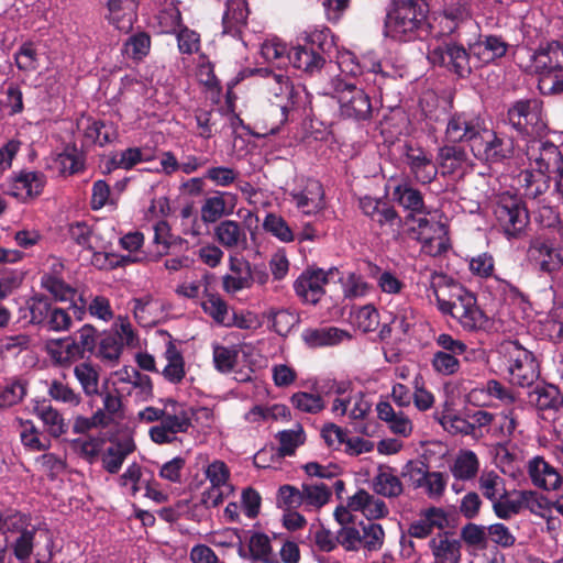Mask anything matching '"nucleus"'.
<instances>
[{
	"label": "nucleus",
	"instance_id": "f257e3e1",
	"mask_svg": "<svg viewBox=\"0 0 563 563\" xmlns=\"http://www.w3.org/2000/svg\"><path fill=\"white\" fill-rule=\"evenodd\" d=\"M426 0H393L385 20L386 35L399 42L424 40L431 32Z\"/></svg>",
	"mask_w": 563,
	"mask_h": 563
},
{
	"label": "nucleus",
	"instance_id": "f03ea898",
	"mask_svg": "<svg viewBox=\"0 0 563 563\" xmlns=\"http://www.w3.org/2000/svg\"><path fill=\"white\" fill-rule=\"evenodd\" d=\"M506 121L518 135L529 140L543 137L548 131L543 118V101L538 98L512 102L507 110Z\"/></svg>",
	"mask_w": 563,
	"mask_h": 563
},
{
	"label": "nucleus",
	"instance_id": "7ed1b4c3",
	"mask_svg": "<svg viewBox=\"0 0 563 563\" xmlns=\"http://www.w3.org/2000/svg\"><path fill=\"white\" fill-rule=\"evenodd\" d=\"M330 33L329 29L314 31L306 37L303 45L291 47L288 52V62L297 69L306 74L314 75L324 67L327 59L324 56L325 46L331 43L327 41Z\"/></svg>",
	"mask_w": 563,
	"mask_h": 563
},
{
	"label": "nucleus",
	"instance_id": "20e7f679",
	"mask_svg": "<svg viewBox=\"0 0 563 563\" xmlns=\"http://www.w3.org/2000/svg\"><path fill=\"white\" fill-rule=\"evenodd\" d=\"M504 356L508 361L510 383L520 387H530L539 377V364L532 352L518 341L501 344Z\"/></svg>",
	"mask_w": 563,
	"mask_h": 563
},
{
	"label": "nucleus",
	"instance_id": "39448f33",
	"mask_svg": "<svg viewBox=\"0 0 563 563\" xmlns=\"http://www.w3.org/2000/svg\"><path fill=\"white\" fill-rule=\"evenodd\" d=\"M494 213L499 227L508 238H519L530 221L526 201L509 192L499 196Z\"/></svg>",
	"mask_w": 563,
	"mask_h": 563
},
{
	"label": "nucleus",
	"instance_id": "423d86ee",
	"mask_svg": "<svg viewBox=\"0 0 563 563\" xmlns=\"http://www.w3.org/2000/svg\"><path fill=\"white\" fill-rule=\"evenodd\" d=\"M428 58L433 65L445 67L460 78H466L472 74L473 69H477L471 49H466L463 45L452 41L443 42L431 49Z\"/></svg>",
	"mask_w": 563,
	"mask_h": 563
},
{
	"label": "nucleus",
	"instance_id": "0eeeda50",
	"mask_svg": "<svg viewBox=\"0 0 563 563\" xmlns=\"http://www.w3.org/2000/svg\"><path fill=\"white\" fill-rule=\"evenodd\" d=\"M335 93L340 104V114L354 121H368L373 117L369 96L354 84L338 81Z\"/></svg>",
	"mask_w": 563,
	"mask_h": 563
},
{
	"label": "nucleus",
	"instance_id": "6e6552de",
	"mask_svg": "<svg viewBox=\"0 0 563 563\" xmlns=\"http://www.w3.org/2000/svg\"><path fill=\"white\" fill-rule=\"evenodd\" d=\"M29 309L31 314L30 322L32 324L54 332L68 331L70 329L71 316L67 310L54 307L45 295H34L30 299Z\"/></svg>",
	"mask_w": 563,
	"mask_h": 563
},
{
	"label": "nucleus",
	"instance_id": "1a4fd4ad",
	"mask_svg": "<svg viewBox=\"0 0 563 563\" xmlns=\"http://www.w3.org/2000/svg\"><path fill=\"white\" fill-rule=\"evenodd\" d=\"M485 136L473 145V154L476 158L488 164H500L515 155V141L495 131L486 129Z\"/></svg>",
	"mask_w": 563,
	"mask_h": 563
},
{
	"label": "nucleus",
	"instance_id": "9d476101",
	"mask_svg": "<svg viewBox=\"0 0 563 563\" xmlns=\"http://www.w3.org/2000/svg\"><path fill=\"white\" fill-rule=\"evenodd\" d=\"M487 128L479 118L472 117L465 112H456L449 119L445 135L452 143H468L473 151V145L485 136Z\"/></svg>",
	"mask_w": 563,
	"mask_h": 563
},
{
	"label": "nucleus",
	"instance_id": "9b49d317",
	"mask_svg": "<svg viewBox=\"0 0 563 563\" xmlns=\"http://www.w3.org/2000/svg\"><path fill=\"white\" fill-rule=\"evenodd\" d=\"M334 275H339V271L335 267L330 268L328 272L321 268L307 269L295 282V291L306 302L317 305L324 295L323 285L328 284Z\"/></svg>",
	"mask_w": 563,
	"mask_h": 563
},
{
	"label": "nucleus",
	"instance_id": "f8f14e48",
	"mask_svg": "<svg viewBox=\"0 0 563 563\" xmlns=\"http://www.w3.org/2000/svg\"><path fill=\"white\" fill-rule=\"evenodd\" d=\"M528 255L545 273L556 272L563 265V250L550 239L541 236L533 239L529 245Z\"/></svg>",
	"mask_w": 563,
	"mask_h": 563
},
{
	"label": "nucleus",
	"instance_id": "ddd939ff",
	"mask_svg": "<svg viewBox=\"0 0 563 563\" xmlns=\"http://www.w3.org/2000/svg\"><path fill=\"white\" fill-rule=\"evenodd\" d=\"M542 137L530 139L526 154L529 161L536 164L537 170L542 174L551 173L563 158V155L554 143L542 141Z\"/></svg>",
	"mask_w": 563,
	"mask_h": 563
},
{
	"label": "nucleus",
	"instance_id": "4468645a",
	"mask_svg": "<svg viewBox=\"0 0 563 563\" xmlns=\"http://www.w3.org/2000/svg\"><path fill=\"white\" fill-rule=\"evenodd\" d=\"M393 198L405 210L410 211L405 219V224L409 221H417L419 229L429 225V220L426 217L416 219V214L423 213L426 209L422 194L418 189L408 185H398L393 191Z\"/></svg>",
	"mask_w": 563,
	"mask_h": 563
},
{
	"label": "nucleus",
	"instance_id": "2eb2a0df",
	"mask_svg": "<svg viewBox=\"0 0 563 563\" xmlns=\"http://www.w3.org/2000/svg\"><path fill=\"white\" fill-rule=\"evenodd\" d=\"M238 554L251 563H279L273 552L268 536L263 532H252L247 544H243L240 540Z\"/></svg>",
	"mask_w": 563,
	"mask_h": 563
},
{
	"label": "nucleus",
	"instance_id": "dca6fc26",
	"mask_svg": "<svg viewBox=\"0 0 563 563\" xmlns=\"http://www.w3.org/2000/svg\"><path fill=\"white\" fill-rule=\"evenodd\" d=\"M455 290L461 292V306L457 307L455 319L466 331H476L483 329L487 318L476 303L473 294L466 291L460 285H453Z\"/></svg>",
	"mask_w": 563,
	"mask_h": 563
},
{
	"label": "nucleus",
	"instance_id": "f3484780",
	"mask_svg": "<svg viewBox=\"0 0 563 563\" xmlns=\"http://www.w3.org/2000/svg\"><path fill=\"white\" fill-rule=\"evenodd\" d=\"M509 44L499 35H479L478 40L470 44L477 68L504 57Z\"/></svg>",
	"mask_w": 563,
	"mask_h": 563
},
{
	"label": "nucleus",
	"instance_id": "a211bd4d",
	"mask_svg": "<svg viewBox=\"0 0 563 563\" xmlns=\"http://www.w3.org/2000/svg\"><path fill=\"white\" fill-rule=\"evenodd\" d=\"M52 343L64 347L68 358H84L87 352L92 353L96 347V329L91 324H85L75 338L57 339Z\"/></svg>",
	"mask_w": 563,
	"mask_h": 563
},
{
	"label": "nucleus",
	"instance_id": "6ab92c4d",
	"mask_svg": "<svg viewBox=\"0 0 563 563\" xmlns=\"http://www.w3.org/2000/svg\"><path fill=\"white\" fill-rule=\"evenodd\" d=\"M531 60L537 74L563 71V43L552 41L540 45L531 55Z\"/></svg>",
	"mask_w": 563,
	"mask_h": 563
},
{
	"label": "nucleus",
	"instance_id": "aec40b11",
	"mask_svg": "<svg viewBox=\"0 0 563 563\" xmlns=\"http://www.w3.org/2000/svg\"><path fill=\"white\" fill-rule=\"evenodd\" d=\"M527 471L532 484L545 490H556L563 482V477L542 456H534L528 462Z\"/></svg>",
	"mask_w": 563,
	"mask_h": 563
},
{
	"label": "nucleus",
	"instance_id": "412c9836",
	"mask_svg": "<svg viewBox=\"0 0 563 563\" xmlns=\"http://www.w3.org/2000/svg\"><path fill=\"white\" fill-rule=\"evenodd\" d=\"M249 13L246 0H227L222 16V33L242 40L243 29L247 25Z\"/></svg>",
	"mask_w": 563,
	"mask_h": 563
},
{
	"label": "nucleus",
	"instance_id": "4be33fe9",
	"mask_svg": "<svg viewBox=\"0 0 563 563\" xmlns=\"http://www.w3.org/2000/svg\"><path fill=\"white\" fill-rule=\"evenodd\" d=\"M405 148L406 163L410 172L415 175V178L421 184L431 183L438 174V167L432 162L431 157L420 147L406 144Z\"/></svg>",
	"mask_w": 563,
	"mask_h": 563
},
{
	"label": "nucleus",
	"instance_id": "5701e85b",
	"mask_svg": "<svg viewBox=\"0 0 563 563\" xmlns=\"http://www.w3.org/2000/svg\"><path fill=\"white\" fill-rule=\"evenodd\" d=\"M429 548L435 562L459 563L462 558L461 540L453 538V532L443 531L429 541Z\"/></svg>",
	"mask_w": 563,
	"mask_h": 563
},
{
	"label": "nucleus",
	"instance_id": "b1692460",
	"mask_svg": "<svg viewBox=\"0 0 563 563\" xmlns=\"http://www.w3.org/2000/svg\"><path fill=\"white\" fill-rule=\"evenodd\" d=\"M332 433L336 435L338 445L343 443L346 444V452L350 454L358 455L364 452H371L374 449L373 442L360 437L347 438L345 430L332 422L324 424L321 430V435L328 446L334 445Z\"/></svg>",
	"mask_w": 563,
	"mask_h": 563
},
{
	"label": "nucleus",
	"instance_id": "393cba45",
	"mask_svg": "<svg viewBox=\"0 0 563 563\" xmlns=\"http://www.w3.org/2000/svg\"><path fill=\"white\" fill-rule=\"evenodd\" d=\"M437 162L442 175L463 174L470 165L465 148L455 144L440 147Z\"/></svg>",
	"mask_w": 563,
	"mask_h": 563
},
{
	"label": "nucleus",
	"instance_id": "a878e982",
	"mask_svg": "<svg viewBox=\"0 0 563 563\" xmlns=\"http://www.w3.org/2000/svg\"><path fill=\"white\" fill-rule=\"evenodd\" d=\"M107 18L118 30L128 32L136 16V0H106Z\"/></svg>",
	"mask_w": 563,
	"mask_h": 563
},
{
	"label": "nucleus",
	"instance_id": "bb28decb",
	"mask_svg": "<svg viewBox=\"0 0 563 563\" xmlns=\"http://www.w3.org/2000/svg\"><path fill=\"white\" fill-rule=\"evenodd\" d=\"M290 196L306 214L316 213L324 207V191L318 180H309L302 190L292 191Z\"/></svg>",
	"mask_w": 563,
	"mask_h": 563
},
{
	"label": "nucleus",
	"instance_id": "cd10ccee",
	"mask_svg": "<svg viewBox=\"0 0 563 563\" xmlns=\"http://www.w3.org/2000/svg\"><path fill=\"white\" fill-rule=\"evenodd\" d=\"M301 338L308 347L318 349L336 345L344 338H349V334L335 327L309 328L302 332Z\"/></svg>",
	"mask_w": 563,
	"mask_h": 563
},
{
	"label": "nucleus",
	"instance_id": "c85d7f7f",
	"mask_svg": "<svg viewBox=\"0 0 563 563\" xmlns=\"http://www.w3.org/2000/svg\"><path fill=\"white\" fill-rule=\"evenodd\" d=\"M217 241L225 249L245 250L247 247V239L245 231L240 223L233 220H224L214 228Z\"/></svg>",
	"mask_w": 563,
	"mask_h": 563
},
{
	"label": "nucleus",
	"instance_id": "c756f323",
	"mask_svg": "<svg viewBox=\"0 0 563 563\" xmlns=\"http://www.w3.org/2000/svg\"><path fill=\"white\" fill-rule=\"evenodd\" d=\"M373 489L378 495L395 498L402 494L404 486L400 478L393 473L391 467L380 465L377 475L373 478Z\"/></svg>",
	"mask_w": 563,
	"mask_h": 563
},
{
	"label": "nucleus",
	"instance_id": "7c9ffc66",
	"mask_svg": "<svg viewBox=\"0 0 563 563\" xmlns=\"http://www.w3.org/2000/svg\"><path fill=\"white\" fill-rule=\"evenodd\" d=\"M135 450L132 439L118 441L114 445L109 446L102 455L103 468L110 474H117L125 457Z\"/></svg>",
	"mask_w": 563,
	"mask_h": 563
},
{
	"label": "nucleus",
	"instance_id": "2f4dec72",
	"mask_svg": "<svg viewBox=\"0 0 563 563\" xmlns=\"http://www.w3.org/2000/svg\"><path fill=\"white\" fill-rule=\"evenodd\" d=\"M530 400L534 402L539 410H559L563 405V397L559 388L554 385L547 384L537 386L530 393Z\"/></svg>",
	"mask_w": 563,
	"mask_h": 563
},
{
	"label": "nucleus",
	"instance_id": "473e14b6",
	"mask_svg": "<svg viewBox=\"0 0 563 563\" xmlns=\"http://www.w3.org/2000/svg\"><path fill=\"white\" fill-rule=\"evenodd\" d=\"M479 489L493 505L509 496L505 481L496 472H484L478 479Z\"/></svg>",
	"mask_w": 563,
	"mask_h": 563
},
{
	"label": "nucleus",
	"instance_id": "72a5a7b5",
	"mask_svg": "<svg viewBox=\"0 0 563 563\" xmlns=\"http://www.w3.org/2000/svg\"><path fill=\"white\" fill-rule=\"evenodd\" d=\"M85 136L99 146H104L118 139L117 128L112 122L93 120L85 131Z\"/></svg>",
	"mask_w": 563,
	"mask_h": 563
},
{
	"label": "nucleus",
	"instance_id": "f704fd0d",
	"mask_svg": "<svg viewBox=\"0 0 563 563\" xmlns=\"http://www.w3.org/2000/svg\"><path fill=\"white\" fill-rule=\"evenodd\" d=\"M165 357L168 361V364L163 371L164 377L170 383H180L185 376V362L180 351L173 342L167 344Z\"/></svg>",
	"mask_w": 563,
	"mask_h": 563
},
{
	"label": "nucleus",
	"instance_id": "c9c22d12",
	"mask_svg": "<svg viewBox=\"0 0 563 563\" xmlns=\"http://www.w3.org/2000/svg\"><path fill=\"white\" fill-rule=\"evenodd\" d=\"M225 194L218 191L216 196L205 200L201 207V220L205 223H214L223 216L232 213V208L227 209Z\"/></svg>",
	"mask_w": 563,
	"mask_h": 563
},
{
	"label": "nucleus",
	"instance_id": "e433bc0d",
	"mask_svg": "<svg viewBox=\"0 0 563 563\" xmlns=\"http://www.w3.org/2000/svg\"><path fill=\"white\" fill-rule=\"evenodd\" d=\"M34 411L48 428L51 435L57 438L66 433L67 424L64 422L62 415L51 405L37 404Z\"/></svg>",
	"mask_w": 563,
	"mask_h": 563
},
{
	"label": "nucleus",
	"instance_id": "4c0bfd02",
	"mask_svg": "<svg viewBox=\"0 0 563 563\" xmlns=\"http://www.w3.org/2000/svg\"><path fill=\"white\" fill-rule=\"evenodd\" d=\"M46 177L41 172H21L14 178V189H25L27 197H37L43 191Z\"/></svg>",
	"mask_w": 563,
	"mask_h": 563
},
{
	"label": "nucleus",
	"instance_id": "58836bf2",
	"mask_svg": "<svg viewBox=\"0 0 563 563\" xmlns=\"http://www.w3.org/2000/svg\"><path fill=\"white\" fill-rule=\"evenodd\" d=\"M151 36L145 32L131 35L124 43L122 53L133 60H142L150 53Z\"/></svg>",
	"mask_w": 563,
	"mask_h": 563
},
{
	"label": "nucleus",
	"instance_id": "ea45409f",
	"mask_svg": "<svg viewBox=\"0 0 563 563\" xmlns=\"http://www.w3.org/2000/svg\"><path fill=\"white\" fill-rule=\"evenodd\" d=\"M451 472L454 477L459 479H471L475 477L478 472V460L476 454L472 451L461 453L451 466Z\"/></svg>",
	"mask_w": 563,
	"mask_h": 563
},
{
	"label": "nucleus",
	"instance_id": "a19ab883",
	"mask_svg": "<svg viewBox=\"0 0 563 563\" xmlns=\"http://www.w3.org/2000/svg\"><path fill=\"white\" fill-rule=\"evenodd\" d=\"M201 307L203 311L214 320V322L225 327L232 325L233 322L229 317L228 305L219 296L209 295L208 299L201 303Z\"/></svg>",
	"mask_w": 563,
	"mask_h": 563
},
{
	"label": "nucleus",
	"instance_id": "79ce46f5",
	"mask_svg": "<svg viewBox=\"0 0 563 563\" xmlns=\"http://www.w3.org/2000/svg\"><path fill=\"white\" fill-rule=\"evenodd\" d=\"M461 541L467 547L485 550L487 549V527L467 522L460 532Z\"/></svg>",
	"mask_w": 563,
	"mask_h": 563
},
{
	"label": "nucleus",
	"instance_id": "37998d69",
	"mask_svg": "<svg viewBox=\"0 0 563 563\" xmlns=\"http://www.w3.org/2000/svg\"><path fill=\"white\" fill-rule=\"evenodd\" d=\"M291 405L299 411L318 413L325 408L324 400L319 394L297 391L290 397Z\"/></svg>",
	"mask_w": 563,
	"mask_h": 563
},
{
	"label": "nucleus",
	"instance_id": "c03bdc74",
	"mask_svg": "<svg viewBox=\"0 0 563 563\" xmlns=\"http://www.w3.org/2000/svg\"><path fill=\"white\" fill-rule=\"evenodd\" d=\"M74 374L79 380L87 396L98 395L99 374L90 363H81L74 368Z\"/></svg>",
	"mask_w": 563,
	"mask_h": 563
},
{
	"label": "nucleus",
	"instance_id": "a18cd8bd",
	"mask_svg": "<svg viewBox=\"0 0 563 563\" xmlns=\"http://www.w3.org/2000/svg\"><path fill=\"white\" fill-rule=\"evenodd\" d=\"M301 494L305 505L318 509L324 506L331 497V490L323 483L316 485L302 484Z\"/></svg>",
	"mask_w": 563,
	"mask_h": 563
},
{
	"label": "nucleus",
	"instance_id": "49530a36",
	"mask_svg": "<svg viewBox=\"0 0 563 563\" xmlns=\"http://www.w3.org/2000/svg\"><path fill=\"white\" fill-rule=\"evenodd\" d=\"M239 351L220 344L213 345V363L217 371L227 374L233 371L238 363Z\"/></svg>",
	"mask_w": 563,
	"mask_h": 563
},
{
	"label": "nucleus",
	"instance_id": "de8ad7c7",
	"mask_svg": "<svg viewBox=\"0 0 563 563\" xmlns=\"http://www.w3.org/2000/svg\"><path fill=\"white\" fill-rule=\"evenodd\" d=\"M42 286L49 291L58 301H73L77 291L67 285L63 279L45 275L42 278Z\"/></svg>",
	"mask_w": 563,
	"mask_h": 563
},
{
	"label": "nucleus",
	"instance_id": "09e8293b",
	"mask_svg": "<svg viewBox=\"0 0 563 563\" xmlns=\"http://www.w3.org/2000/svg\"><path fill=\"white\" fill-rule=\"evenodd\" d=\"M161 423L173 435L180 432H187L188 429L192 426L191 417L185 409H174V412L166 410V413Z\"/></svg>",
	"mask_w": 563,
	"mask_h": 563
},
{
	"label": "nucleus",
	"instance_id": "8fccbe9b",
	"mask_svg": "<svg viewBox=\"0 0 563 563\" xmlns=\"http://www.w3.org/2000/svg\"><path fill=\"white\" fill-rule=\"evenodd\" d=\"M119 374L121 382L129 383L133 385V387L140 388L145 397L153 395V385L150 376L141 374L137 369L128 366L123 367Z\"/></svg>",
	"mask_w": 563,
	"mask_h": 563
},
{
	"label": "nucleus",
	"instance_id": "3c124183",
	"mask_svg": "<svg viewBox=\"0 0 563 563\" xmlns=\"http://www.w3.org/2000/svg\"><path fill=\"white\" fill-rule=\"evenodd\" d=\"M422 520L426 523V528L430 530V534L434 529L443 530L450 526L449 515L448 512L440 507H429L422 509L420 515Z\"/></svg>",
	"mask_w": 563,
	"mask_h": 563
},
{
	"label": "nucleus",
	"instance_id": "603ef678",
	"mask_svg": "<svg viewBox=\"0 0 563 563\" xmlns=\"http://www.w3.org/2000/svg\"><path fill=\"white\" fill-rule=\"evenodd\" d=\"M431 365L438 374L443 376H452L456 374L461 367L457 356L438 351L433 353Z\"/></svg>",
	"mask_w": 563,
	"mask_h": 563
},
{
	"label": "nucleus",
	"instance_id": "864d4df0",
	"mask_svg": "<svg viewBox=\"0 0 563 563\" xmlns=\"http://www.w3.org/2000/svg\"><path fill=\"white\" fill-rule=\"evenodd\" d=\"M518 494L522 497L525 508L534 515L544 517L543 511L552 509V500L537 492L520 490Z\"/></svg>",
	"mask_w": 563,
	"mask_h": 563
},
{
	"label": "nucleus",
	"instance_id": "5fc2aeb1",
	"mask_svg": "<svg viewBox=\"0 0 563 563\" xmlns=\"http://www.w3.org/2000/svg\"><path fill=\"white\" fill-rule=\"evenodd\" d=\"M263 228L283 242H291L294 240V234L287 222L275 213L266 216Z\"/></svg>",
	"mask_w": 563,
	"mask_h": 563
},
{
	"label": "nucleus",
	"instance_id": "6e6d98bb",
	"mask_svg": "<svg viewBox=\"0 0 563 563\" xmlns=\"http://www.w3.org/2000/svg\"><path fill=\"white\" fill-rule=\"evenodd\" d=\"M34 536L35 529H22L20 536L12 544L13 554L21 563H26L31 558Z\"/></svg>",
	"mask_w": 563,
	"mask_h": 563
},
{
	"label": "nucleus",
	"instance_id": "4d7b16f0",
	"mask_svg": "<svg viewBox=\"0 0 563 563\" xmlns=\"http://www.w3.org/2000/svg\"><path fill=\"white\" fill-rule=\"evenodd\" d=\"M538 89L543 96H558L563 93V71L539 74Z\"/></svg>",
	"mask_w": 563,
	"mask_h": 563
},
{
	"label": "nucleus",
	"instance_id": "13d9d810",
	"mask_svg": "<svg viewBox=\"0 0 563 563\" xmlns=\"http://www.w3.org/2000/svg\"><path fill=\"white\" fill-rule=\"evenodd\" d=\"M384 530L380 525L368 521L363 526V534H361V543L368 551H377L384 543Z\"/></svg>",
	"mask_w": 563,
	"mask_h": 563
},
{
	"label": "nucleus",
	"instance_id": "bf43d9fd",
	"mask_svg": "<svg viewBox=\"0 0 563 563\" xmlns=\"http://www.w3.org/2000/svg\"><path fill=\"white\" fill-rule=\"evenodd\" d=\"M302 434L303 431L301 428L298 431L284 430L278 432L277 439L280 444L278 455L282 457L292 455L296 449L303 443L301 440Z\"/></svg>",
	"mask_w": 563,
	"mask_h": 563
},
{
	"label": "nucleus",
	"instance_id": "052dcab7",
	"mask_svg": "<svg viewBox=\"0 0 563 563\" xmlns=\"http://www.w3.org/2000/svg\"><path fill=\"white\" fill-rule=\"evenodd\" d=\"M48 395L57 401H63L75 406L79 405L81 401V398L78 394H76L68 385L57 379H54L48 387Z\"/></svg>",
	"mask_w": 563,
	"mask_h": 563
},
{
	"label": "nucleus",
	"instance_id": "680f3d73",
	"mask_svg": "<svg viewBox=\"0 0 563 563\" xmlns=\"http://www.w3.org/2000/svg\"><path fill=\"white\" fill-rule=\"evenodd\" d=\"M26 394L25 384L14 382L0 389V408L11 407L23 399Z\"/></svg>",
	"mask_w": 563,
	"mask_h": 563
},
{
	"label": "nucleus",
	"instance_id": "e2e57ef3",
	"mask_svg": "<svg viewBox=\"0 0 563 563\" xmlns=\"http://www.w3.org/2000/svg\"><path fill=\"white\" fill-rule=\"evenodd\" d=\"M299 319L288 310H278L272 316V325L279 335H287Z\"/></svg>",
	"mask_w": 563,
	"mask_h": 563
},
{
	"label": "nucleus",
	"instance_id": "0e129e2a",
	"mask_svg": "<svg viewBox=\"0 0 563 563\" xmlns=\"http://www.w3.org/2000/svg\"><path fill=\"white\" fill-rule=\"evenodd\" d=\"M288 49L286 44L279 42H266L262 45V55L271 63L284 65L287 59Z\"/></svg>",
	"mask_w": 563,
	"mask_h": 563
},
{
	"label": "nucleus",
	"instance_id": "69168bd1",
	"mask_svg": "<svg viewBox=\"0 0 563 563\" xmlns=\"http://www.w3.org/2000/svg\"><path fill=\"white\" fill-rule=\"evenodd\" d=\"M487 534L495 544L501 548H510L516 542V538L504 523L490 525L487 527Z\"/></svg>",
	"mask_w": 563,
	"mask_h": 563
},
{
	"label": "nucleus",
	"instance_id": "338daca9",
	"mask_svg": "<svg viewBox=\"0 0 563 563\" xmlns=\"http://www.w3.org/2000/svg\"><path fill=\"white\" fill-rule=\"evenodd\" d=\"M37 53L32 43H24L15 54V63L21 70H34L36 68Z\"/></svg>",
	"mask_w": 563,
	"mask_h": 563
},
{
	"label": "nucleus",
	"instance_id": "774afa93",
	"mask_svg": "<svg viewBox=\"0 0 563 563\" xmlns=\"http://www.w3.org/2000/svg\"><path fill=\"white\" fill-rule=\"evenodd\" d=\"M356 319L364 332L375 331L379 324V313L371 305L362 307L356 313Z\"/></svg>",
	"mask_w": 563,
	"mask_h": 563
}]
</instances>
